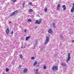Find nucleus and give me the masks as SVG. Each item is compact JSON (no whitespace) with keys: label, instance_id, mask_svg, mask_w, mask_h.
Returning <instances> with one entry per match:
<instances>
[{"label":"nucleus","instance_id":"473e14b6","mask_svg":"<svg viewBox=\"0 0 74 74\" xmlns=\"http://www.w3.org/2000/svg\"><path fill=\"white\" fill-rule=\"evenodd\" d=\"M9 23H11V21H9Z\"/></svg>","mask_w":74,"mask_h":74},{"label":"nucleus","instance_id":"c756f323","mask_svg":"<svg viewBox=\"0 0 74 74\" xmlns=\"http://www.w3.org/2000/svg\"><path fill=\"white\" fill-rule=\"evenodd\" d=\"M36 74H38V72H36Z\"/></svg>","mask_w":74,"mask_h":74},{"label":"nucleus","instance_id":"412c9836","mask_svg":"<svg viewBox=\"0 0 74 74\" xmlns=\"http://www.w3.org/2000/svg\"><path fill=\"white\" fill-rule=\"evenodd\" d=\"M14 3H15L16 1V0H11Z\"/></svg>","mask_w":74,"mask_h":74},{"label":"nucleus","instance_id":"b1692460","mask_svg":"<svg viewBox=\"0 0 74 74\" xmlns=\"http://www.w3.org/2000/svg\"><path fill=\"white\" fill-rule=\"evenodd\" d=\"M20 58H21V59L22 58L23 56L22 54H20Z\"/></svg>","mask_w":74,"mask_h":74},{"label":"nucleus","instance_id":"a211bd4d","mask_svg":"<svg viewBox=\"0 0 74 74\" xmlns=\"http://www.w3.org/2000/svg\"><path fill=\"white\" fill-rule=\"evenodd\" d=\"M60 37H61V40H63V36L60 35Z\"/></svg>","mask_w":74,"mask_h":74},{"label":"nucleus","instance_id":"c85d7f7f","mask_svg":"<svg viewBox=\"0 0 74 74\" xmlns=\"http://www.w3.org/2000/svg\"><path fill=\"white\" fill-rule=\"evenodd\" d=\"M24 31L25 33H26V32H27V29H25V30H24Z\"/></svg>","mask_w":74,"mask_h":74},{"label":"nucleus","instance_id":"ddd939ff","mask_svg":"<svg viewBox=\"0 0 74 74\" xmlns=\"http://www.w3.org/2000/svg\"><path fill=\"white\" fill-rule=\"evenodd\" d=\"M27 69H26V68L24 70V73H27Z\"/></svg>","mask_w":74,"mask_h":74},{"label":"nucleus","instance_id":"9b49d317","mask_svg":"<svg viewBox=\"0 0 74 74\" xmlns=\"http://www.w3.org/2000/svg\"><path fill=\"white\" fill-rule=\"evenodd\" d=\"M61 65L63 66H64V67H66V64L63 62L61 63Z\"/></svg>","mask_w":74,"mask_h":74},{"label":"nucleus","instance_id":"2eb2a0df","mask_svg":"<svg viewBox=\"0 0 74 74\" xmlns=\"http://www.w3.org/2000/svg\"><path fill=\"white\" fill-rule=\"evenodd\" d=\"M33 12V10L32 9H30L29 10L28 12Z\"/></svg>","mask_w":74,"mask_h":74},{"label":"nucleus","instance_id":"393cba45","mask_svg":"<svg viewBox=\"0 0 74 74\" xmlns=\"http://www.w3.org/2000/svg\"><path fill=\"white\" fill-rule=\"evenodd\" d=\"M29 5H32V3L29 2Z\"/></svg>","mask_w":74,"mask_h":74},{"label":"nucleus","instance_id":"4c0bfd02","mask_svg":"<svg viewBox=\"0 0 74 74\" xmlns=\"http://www.w3.org/2000/svg\"><path fill=\"white\" fill-rule=\"evenodd\" d=\"M34 71H35V70H34Z\"/></svg>","mask_w":74,"mask_h":74},{"label":"nucleus","instance_id":"f704fd0d","mask_svg":"<svg viewBox=\"0 0 74 74\" xmlns=\"http://www.w3.org/2000/svg\"><path fill=\"white\" fill-rule=\"evenodd\" d=\"M22 45H23V42L22 43Z\"/></svg>","mask_w":74,"mask_h":74},{"label":"nucleus","instance_id":"0eeeda50","mask_svg":"<svg viewBox=\"0 0 74 74\" xmlns=\"http://www.w3.org/2000/svg\"><path fill=\"white\" fill-rule=\"evenodd\" d=\"M48 32L49 33L51 34V33H52V32H53V31H52V29H49L48 30Z\"/></svg>","mask_w":74,"mask_h":74},{"label":"nucleus","instance_id":"5701e85b","mask_svg":"<svg viewBox=\"0 0 74 74\" xmlns=\"http://www.w3.org/2000/svg\"><path fill=\"white\" fill-rule=\"evenodd\" d=\"M31 59L32 60H34V57H32Z\"/></svg>","mask_w":74,"mask_h":74},{"label":"nucleus","instance_id":"20e7f679","mask_svg":"<svg viewBox=\"0 0 74 74\" xmlns=\"http://www.w3.org/2000/svg\"><path fill=\"white\" fill-rule=\"evenodd\" d=\"M52 69L53 70H58V67L56 66H54L53 67Z\"/></svg>","mask_w":74,"mask_h":74},{"label":"nucleus","instance_id":"cd10ccee","mask_svg":"<svg viewBox=\"0 0 74 74\" xmlns=\"http://www.w3.org/2000/svg\"><path fill=\"white\" fill-rule=\"evenodd\" d=\"M14 34V32H13V31H12L11 34Z\"/></svg>","mask_w":74,"mask_h":74},{"label":"nucleus","instance_id":"f03ea898","mask_svg":"<svg viewBox=\"0 0 74 74\" xmlns=\"http://www.w3.org/2000/svg\"><path fill=\"white\" fill-rule=\"evenodd\" d=\"M18 12V10H17L15 11L14 12H13L11 14V16H12L15 15L17 14V13Z\"/></svg>","mask_w":74,"mask_h":74},{"label":"nucleus","instance_id":"423d86ee","mask_svg":"<svg viewBox=\"0 0 74 74\" xmlns=\"http://www.w3.org/2000/svg\"><path fill=\"white\" fill-rule=\"evenodd\" d=\"M74 11V3L73 4L71 10V12H73Z\"/></svg>","mask_w":74,"mask_h":74},{"label":"nucleus","instance_id":"c9c22d12","mask_svg":"<svg viewBox=\"0 0 74 74\" xmlns=\"http://www.w3.org/2000/svg\"><path fill=\"white\" fill-rule=\"evenodd\" d=\"M37 42L36 41V44Z\"/></svg>","mask_w":74,"mask_h":74},{"label":"nucleus","instance_id":"dca6fc26","mask_svg":"<svg viewBox=\"0 0 74 74\" xmlns=\"http://www.w3.org/2000/svg\"><path fill=\"white\" fill-rule=\"evenodd\" d=\"M53 27L54 28H56V26L55 25V23H53Z\"/></svg>","mask_w":74,"mask_h":74},{"label":"nucleus","instance_id":"72a5a7b5","mask_svg":"<svg viewBox=\"0 0 74 74\" xmlns=\"http://www.w3.org/2000/svg\"><path fill=\"white\" fill-rule=\"evenodd\" d=\"M25 47H26L24 46L23 48H25Z\"/></svg>","mask_w":74,"mask_h":74},{"label":"nucleus","instance_id":"6ab92c4d","mask_svg":"<svg viewBox=\"0 0 74 74\" xmlns=\"http://www.w3.org/2000/svg\"><path fill=\"white\" fill-rule=\"evenodd\" d=\"M37 62H35L34 64V66H36V65L37 64Z\"/></svg>","mask_w":74,"mask_h":74},{"label":"nucleus","instance_id":"1a4fd4ad","mask_svg":"<svg viewBox=\"0 0 74 74\" xmlns=\"http://www.w3.org/2000/svg\"><path fill=\"white\" fill-rule=\"evenodd\" d=\"M62 8H63V10L64 11V10H66V5H63L62 7Z\"/></svg>","mask_w":74,"mask_h":74},{"label":"nucleus","instance_id":"6e6552de","mask_svg":"<svg viewBox=\"0 0 74 74\" xmlns=\"http://www.w3.org/2000/svg\"><path fill=\"white\" fill-rule=\"evenodd\" d=\"M60 5L59 4H58L57 5V10H59V8H60Z\"/></svg>","mask_w":74,"mask_h":74},{"label":"nucleus","instance_id":"39448f33","mask_svg":"<svg viewBox=\"0 0 74 74\" xmlns=\"http://www.w3.org/2000/svg\"><path fill=\"white\" fill-rule=\"evenodd\" d=\"M71 58V57H70V53H69L68 57L66 60V62L67 63H68V61H69Z\"/></svg>","mask_w":74,"mask_h":74},{"label":"nucleus","instance_id":"7c9ffc66","mask_svg":"<svg viewBox=\"0 0 74 74\" xmlns=\"http://www.w3.org/2000/svg\"><path fill=\"white\" fill-rule=\"evenodd\" d=\"M23 48V45H22V46H21V48Z\"/></svg>","mask_w":74,"mask_h":74},{"label":"nucleus","instance_id":"4468645a","mask_svg":"<svg viewBox=\"0 0 74 74\" xmlns=\"http://www.w3.org/2000/svg\"><path fill=\"white\" fill-rule=\"evenodd\" d=\"M44 11H45V12H47V11H48V10H47V8H45L44 9Z\"/></svg>","mask_w":74,"mask_h":74},{"label":"nucleus","instance_id":"aec40b11","mask_svg":"<svg viewBox=\"0 0 74 74\" xmlns=\"http://www.w3.org/2000/svg\"><path fill=\"white\" fill-rule=\"evenodd\" d=\"M6 72H8L9 71V69L8 68H7L6 69Z\"/></svg>","mask_w":74,"mask_h":74},{"label":"nucleus","instance_id":"2f4dec72","mask_svg":"<svg viewBox=\"0 0 74 74\" xmlns=\"http://www.w3.org/2000/svg\"><path fill=\"white\" fill-rule=\"evenodd\" d=\"M74 42V40H73L72 41V42Z\"/></svg>","mask_w":74,"mask_h":74},{"label":"nucleus","instance_id":"bb28decb","mask_svg":"<svg viewBox=\"0 0 74 74\" xmlns=\"http://www.w3.org/2000/svg\"><path fill=\"white\" fill-rule=\"evenodd\" d=\"M38 69H36V72H38Z\"/></svg>","mask_w":74,"mask_h":74},{"label":"nucleus","instance_id":"7ed1b4c3","mask_svg":"<svg viewBox=\"0 0 74 74\" xmlns=\"http://www.w3.org/2000/svg\"><path fill=\"white\" fill-rule=\"evenodd\" d=\"M41 20L40 19L39 20H36V21L35 22V23L36 24H38V25H40L41 23Z\"/></svg>","mask_w":74,"mask_h":74},{"label":"nucleus","instance_id":"f257e3e1","mask_svg":"<svg viewBox=\"0 0 74 74\" xmlns=\"http://www.w3.org/2000/svg\"><path fill=\"white\" fill-rule=\"evenodd\" d=\"M49 37L48 36H47L45 42L44 43L45 45L47 44H48V43L49 42Z\"/></svg>","mask_w":74,"mask_h":74},{"label":"nucleus","instance_id":"e433bc0d","mask_svg":"<svg viewBox=\"0 0 74 74\" xmlns=\"http://www.w3.org/2000/svg\"><path fill=\"white\" fill-rule=\"evenodd\" d=\"M19 67H21V66L20 65H19Z\"/></svg>","mask_w":74,"mask_h":74},{"label":"nucleus","instance_id":"4be33fe9","mask_svg":"<svg viewBox=\"0 0 74 74\" xmlns=\"http://www.w3.org/2000/svg\"><path fill=\"white\" fill-rule=\"evenodd\" d=\"M25 5V3H23V4L22 5V6L23 8L25 7V6H24V5Z\"/></svg>","mask_w":74,"mask_h":74},{"label":"nucleus","instance_id":"f8f14e48","mask_svg":"<svg viewBox=\"0 0 74 74\" xmlns=\"http://www.w3.org/2000/svg\"><path fill=\"white\" fill-rule=\"evenodd\" d=\"M30 38V36H29L27 37L26 38V41H27Z\"/></svg>","mask_w":74,"mask_h":74},{"label":"nucleus","instance_id":"9d476101","mask_svg":"<svg viewBox=\"0 0 74 74\" xmlns=\"http://www.w3.org/2000/svg\"><path fill=\"white\" fill-rule=\"evenodd\" d=\"M10 32V29L9 28H8L6 30V32L7 34H8V33H9V32Z\"/></svg>","mask_w":74,"mask_h":74},{"label":"nucleus","instance_id":"f3484780","mask_svg":"<svg viewBox=\"0 0 74 74\" xmlns=\"http://www.w3.org/2000/svg\"><path fill=\"white\" fill-rule=\"evenodd\" d=\"M28 22H32V19H29L27 20Z\"/></svg>","mask_w":74,"mask_h":74},{"label":"nucleus","instance_id":"a878e982","mask_svg":"<svg viewBox=\"0 0 74 74\" xmlns=\"http://www.w3.org/2000/svg\"><path fill=\"white\" fill-rule=\"evenodd\" d=\"M46 68H47V66H44V69H46Z\"/></svg>","mask_w":74,"mask_h":74}]
</instances>
